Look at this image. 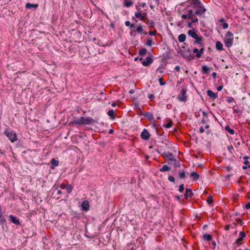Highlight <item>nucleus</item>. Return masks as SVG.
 I'll return each instance as SVG.
<instances>
[{
	"mask_svg": "<svg viewBox=\"0 0 250 250\" xmlns=\"http://www.w3.org/2000/svg\"><path fill=\"white\" fill-rule=\"evenodd\" d=\"M187 2L190 4L188 7H191L195 10L194 14L196 15L200 18H204V14L207 10L200 0H188Z\"/></svg>",
	"mask_w": 250,
	"mask_h": 250,
	"instance_id": "obj_1",
	"label": "nucleus"
},
{
	"mask_svg": "<svg viewBox=\"0 0 250 250\" xmlns=\"http://www.w3.org/2000/svg\"><path fill=\"white\" fill-rule=\"evenodd\" d=\"M95 123H97V122L91 117L85 118L84 117L82 116L71 121L69 123V124L71 125H88L90 124H93Z\"/></svg>",
	"mask_w": 250,
	"mask_h": 250,
	"instance_id": "obj_2",
	"label": "nucleus"
},
{
	"mask_svg": "<svg viewBox=\"0 0 250 250\" xmlns=\"http://www.w3.org/2000/svg\"><path fill=\"white\" fill-rule=\"evenodd\" d=\"M224 42L226 46L228 48L230 47L233 44V34L230 31H228L225 35L224 39Z\"/></svg>",
	"mask_w": 250,
	"mask_h": 250,
	"instance_id": "obj_3",
	"label": "nucleus"
},
{
	"mask_svg": "<svg viewBox=\"0 0 250 250\" xmlns=\"http://www.w3.org/2000/svg\"><path fill=\"white\" fill-rule=\"evenodd\" d=\"M178 53L181 54L184 59H187L189 62L191 61L194 58V56L189 49L185 51L179 49L178 50Z\"/></svg>",
	"mask_w": 250,
	"mask_h": 250,
	"instance_id": "obj_4",
	"label": "nucleus"
},
{
	"mask_svg": "<svg viewBox=\"0 0 250 250\" xmlns=\"http://www.w3.org/2000/svg\"><path fill=\"white\" fill-rule=\"evenodd\" d=\"M4 134L12 143L18 140L16 133L9 128H6L5 129Z\"/></svg>",
	"mask_w": 250,
	"mask_h": 250,
	"instance_id": "obj_5",
	"label": "nucleus"
},
{
	"mask_svg": "<svg viewBox=\"0 0 250 250\" xmlns=\"http://www.w3.org/2000/svg\"><path fill=\"white\" fill-rule=\"evenodd\" d=\"M157 151L159 153L161 154V155L167 160L169 159V158H171V157H174L173 154L170 152H166L163 149V146H160L158 149Z\"/></svg>",
	"mask_w": 250,
	"mask_h": 250,
	"instance_id": "obj_6",
	"label": "nucleus"
},
{
	"mask_svg": "<svg viewBox=\"0 0 250 250\" xmlns=\"http://www.w3.org/2000/svg\"><path fill=\"white\" fill-rule=\"evenodd\" d=\"M187 89L186 87H183L180 94L178 96L177 99L179 101L185 102L187 101V96H186Z\"/></svg>",
	"mask_w": 250,
	"mask_h": 250,
	"instance_id": "obj_7",
	"label": "nucleus"
},
{
	"mask_svg": "<svg viewBox=\"0 0 250 250\" xmlns=\"http://www.w3.org/2000/svg\"><path fill=\"white\" fill-rule=\"evenodd\" d=\"M150 134L146 129L145 128L143 129L141 134V138L145 141H147L149 139L150 137Z\"/></svg>",
	"mask_w": 250,
	"mask_h": 250,
	"instance_id": "obj_8",
	"label": "nucleus"
},
{
	"mask_svg": "<svg viewBox=\"0 0 250 250\" xmlns=\"http://www.w3.org/2000/svg\"><path fill=\"white\" fill-rule=\"evenodd\" d=\"M153 62V59L151 56H148L145 60L142 61V64L145 66H147L151 64Z\"/></svg>",
	"mask_w": 250,
	"mask_h": 250,
	"instance_id": "obj_9",
	"label": "nucleus"
},
{
	"mask_svg": "<svg viewBox=\"0 0 250 250\" xmlns=\"http://www.w3.org/2000/svg\"><path fill=\"white\" fill-rule=\"evenodd\" d=\"M9 218L10 221L16 226H21V222L16 217L13 215H10Z\"/></svg>",
	"mask_w": 250,
	"mask_h": 250,
	"instance_id": "obj_10",
	"label": "nucleus"
},
{
	"mask_svg": "<svg viewBox=\"0 0 250 250\" xmlns=\"http://www.w3.org/2000/svg\"><path fill=\"white\" fill-rule=\"evenodd\" d=\"M190 7H188V5L184 9V11L185 13H188V20L192 19L194 16L196 15L195 13V11L194 12L191 9H189Z\"/></svg>",
	"mask_w": 250,
	"mask_h": 250,
	"instance_id": "obj_11",
	"label": "nucleus"
},
{
	"mask_svg": "<svg viewBox=\"0 0 250 250\" xmlns=\"http://www.w3.org/2000/svg\"><path fill=\"white\" fill-rule=\"evenodd\" d=\"M204 48L201 47L200 50H199L197 48H195L193 50V52L194 53H196L195 56L198 58H200L202 55V54L204 53Z\"/></svg>",
	"mask_w": 250,
	"mask_h": 250,
	"instance_id": "obj_12",
	"label": "nucleus"
},
{
	"mask_svg": "<svg viewBox=\"0 0 250 250\" xmlns=\"http://www.w3.org/2000/svg\"><path fill=\"white\" fill-rule=\"evenodd\" d=\"M194 195V193L190 188H187L186 192L184 194V197L186 200H188V198H191Z\"/></svg>",
	"mask_w": 250,
	"mask_h": 250,
	"instance_id": "obj_13",
	"label": "nucleus"
},
{
	"mask_svg": "<svg viewBox=\"0 0 250 250\" xmlns=\"http://www.w3.org/2000/svg\"><path fill=\"white\" fill-rule=\"evenodd\" d=\"M81 209L84 211H87L89 209V203L87 200L84 201L81 205Z\"/></svg>",
	"mask_w": 250,
	"mask_h": 250,
	"instance_id": "obj_14",
	"label": "nucleus"
},
{
	"mask_svg": "<svg viewBox=\"0 0 250 250\" xmlns=\"http://www.w3.org/2000/svg\"><path fill=\"white\" fill-rule=\"evenodd\" d=\"M197 30L195 28H192L190 30L188 31V35L191 38L194 39L198 35L197 34Z\"/></svg>",
	"mask_w": 250,
	"mask_h": 250,
	"instance_id": "obj_15",
	"label": "nucleus"
},
{
	"mask_svg": "<svg viewBox=\"0 0 250 250\" xmlns=\"http://www.w3.org/2000/svg\"><path fill=\"white\" fill-rule=\"evenodd\" d=\"M143 115L151 123H152V122H154V117L153 115L150 112H144L143 113Z\"/></svg>",
	"mask_w": 250,
	"mask_h": 250,
	"instance_id": "obj_16",
	"label": "nucleus"
},
{
	"mask_svg": "<svg viewBox=\"0 0 250 250\" xmlns=\"http://www.w3.org/2000/svg\"><path fill=\"white\" fill-rule=\"evenodd\" d=\"M207 93L208 96L213 100L215 99L217 97V93L213 92L211 90H208Z\"/></svg>",
	"mask_w": 250,
	"mask_h": 250,
	"instance_id": "obj_17",
	"label": "nucleus"
},
{
	"mask_svg": "<svg viewBox=\"0 0 250 250\" xmlns=\"http://www.w3.org/2000/svg\"><path fill=\"white\" fill-rule=\"evenodd\" d=\"M211 68L208 67L207 65H203L202 66L201 69V72L203 74H208L210 70H211Z\"/></svg>",
	"mask_w": 250,
	"mask_h": 250,
	"instance_id": "obj_18",
	"label": "nucleus"
},
{
	"mask_svg": "<svg viewBox=\"0 0 250 250\" xmlns=\"http://www.w3.org/2000/svg\"><path fill=\"white\" fill-rule=\"evenodd\" d=\"M246 236V234L244 231H240L239 233V237L235 240V243H237L238 242L243 241Z\"/></svg>",
	"mask_w": 250,
	"mask_h": 250,
	"instance_id": "obj_19",
	"label": "nucleus"
},
{
	"mask_svg": "<svg viewBox=\"0 0 250 250\" xmlns=\"http://www.w3.org/2000/svg\"><path fill=\"white\" fill-rule=\"evenodd\" d=\"M215 48L218 51H222L224 50L223 45L220 41L216 42Z\"/></svg>",
	"mask_w": 250,
	"mask_h": 250,
	"instance_id": "obj_20",
	"label": "nucleus"
},
{
	"mask_svg": "<svg viewBox=\"0 0 250 250\" xmlns=\"http://www.w3.org/2000/svg\"><path fill=\"white\" fill-rule=\"evenodd\" d=\"M38 7H39V4H37V3L36 4H32V3L27 2L25 4V8L26 9H31V8H33L36 9Z\"/></svg>",
	"mask_w": 250,
	"mask_h": 250,
	"instance_id": "obj_21",
	"label": "nucleus"
},
{
	"mask_svg": "<svg viewBox=\"0 0 250 250\" xmlns=\"http://www.w3.org/2000/svg\"><path fill=\"white\" fill-rule=\"evenodd\" d=\"M50 163L52 166L50 167L51 169H54L55 167H57L59 165V161L58 160H56L55 159L53 158Z\"/></svg>",
	"mask_w": 250,
	"mask_h": 250,
	"instance_id": "obj_22",
	"label": "nucleus"
},
{
	"mask_svg": "<svg viewBox=\"0 0 250 250\" xmlns=\"http://www.w3.org/2000/svg\"><path fill=\"white\" fill-rule=\"evenodd\" d=\"M190 176L191 177H192L193 181H197V179H198L199 178L200 175L197 173L193 171L190 174Z\"/></svg>",
	"mask_w": 250,
	"mask_h": 250,
	"instance_id": "obj_23",
	"label": "nucleus"
},
{
	"mask_svg": "<svg viewBox=\"0 0 250 250\" xmlns=\"http://www.w3.org/2000/svg\"><path fill=\"white\" fill-rule=\"evenodd\" d=\"M203 38L202 36H198L197 35L196 37L194 38L195 40L193 41V43L196 44L203 42Z\"/></svg>",
	"mask_w": 250,
	"mask_h": 250,
	"instance_id": "obj_24",
	"label": "nucleus"
},
{
	"mask_svg": "<svg viewBox=\"0 0 250 250\" xmlns=\"http://www.w3.org/2000/svg\"><path fill=\"white\" fill-rule=\"evenodd\" d=\"M186 35L185 34H181L178 37V41L180 42H184L186 40Z\"/></svg>",
	"mask_w": 250,
	"mask_h": 250,
	"instance_id": "obj_25",
	"label": "nucleus"
},
{
	"mask_svg": "<svg viewBox=\"0 0 250 250\" xmlns=\"http://www.w3.org/2000/svg\"><path fill=\"white\" fill-rule=\"evenodd\" d=\"M177 177L178 179H185L187 178L185 171L183 170L182 172H179Z\"/></svg>",
	"mask_w": 250,
	"mask_h": 250,
	"instance_id": "obj_26",
	"label": "nucleus"
},
{
	"mask_svg": "<svg viewBox=\"0 0 250 250\" xmlns=\"http://www.w3.org/2000/svg\"><path fill=\"white\" fill-rule=\"evenodd\" d=\"M202 237H203V239L204 240L208 241H210L212 239V237L211 235L208 234H204L203 235Z\"/></svg>",
	"mask_w": 250,
	"mask_h": 250,
	"instance_id": "obj_27",
	"label": "nucleus"
},
{
	"mask_svg": "<svg viewBox=\"0 0 250 250\" xmlns=\"http://www.w3.org/2000/svg\"><path fill=\"white\" fill-rule=\"evenodd\" d=\"M70 213L71 215L73 216L74 218H77V219L80 218V213H78L76 211L71 210Z\"/></svg>",
	"mask_w": 250,
	"mask_h": 250,
	"instance_id": "obj_28",
	"label": "nucleus"
},
{
	"mask_svg": "<svg viewBox=\"0 0 250 250\" xmlns=\"http://www.w3.org/2000/svg\"><path fill=\"white\" fill-rule=\"evenodd\" d=\"M107 115L110 116V118L112 120L115 118L114 111L113 109H110L107 112Z\"/></svg>",
	"mask_w": 250,
	"mask_h": 250,
	"instance_id": "obj_29",
	"label": "nucleus"
},
{
	"mask_svg": "<svg viewBox=\"0 0 250 250\" xmlns=\"http://www.w3.org/2000/svg\"><path fill=\"white\" fill-rule=\"evenodd\" d=\"M149 28H153L155 27V23L153 20L149 21L146 23Z\"/></svg>",
	"mask_w": 250,
	"mask_h": 250,
	"instance_id": "obj_30",
	"label": "nucleus"
},
{
	"mask_svg": "<svg viewBox=\"0 0 250 250\" xmlns=\"http://www.w3.org/2000/svg\"><path fill=\"white\" fill-rule=\"evenodd\" d=\"M171 169V167L165 165H163L162 167L160 169L161 172L168 171Z\"/></svg>",
	"mask_w": 250,
	"mask_h": 250,
	"instance_id": "obj_31",
	"label": "nucleus"
},
{
	"mask_svg": "<svg viewBox=\"0 0 250 250\" xmlns=\"http://www.w3.org/2000/svg\"><path fill=\"white\" fill-rule=\"evenodd\" d=\"M124 6L127 7H129L133 4V1L132 0L128 1L127 0H124Z\"/></svg>",
	"mask_w": 250,
	"mask_h": 250,
	"instance_id": "obj_32",
	"label": "nucleus"
},
{
	"mask_svg": "<svg viewBox=\"0 0 250 250\" xmlns=\"http://www.w3.org/2000/svg\"><path fill=\"white\" fill-rule=\"evenodd\" d=\"M6 219L5 217L3 215L0 216V225H1L2 227L4 225H6Z\"/></svg>",
	"mask_w": 250,
	"mask_h": 250,
	"instance_id": "obj_33",
	"label": "nucleus"
},
{
	"mask_svg": "<svg viewBox=\"0 0 250 250\" xmlns=\"http://www.w3.org/2000/svg\"><path fill=\"white\" fill-rule=\"evenodd\" d=\"M225 130L232 135H233L235 133L234 130L230 128L229 125L225 126Z\"/></svg>",
	"mask_w": 250,
	"mask_h": 250,
	"instance_id": "obj_34",
	"label": "nucleus"
},
{
	"mask_svg": "<svg viewBox=\"0 0 250 250\" xmlns=\"http://www.w3.org/2000/svg\"><path fill=\"white\" fill-rule=\"evenodd\" d=\"M146 53L147 50L146 48H144L139 50L138 54L140 56H144L146 54Z\"/></svg>",
	"mask_w": 250,
	"mask_h": 250,
	"instance_id": "obj_35",
	"label": "nucleus"
},
{
	"mask_svg": "<svg viewBox=\"0 0 250 250\" xmlns=\"http://www.w3.org/2000/svg\"><path fill=\"white\" fill-rule=\"evenodd\" d=\"M125 25L127 27L129 26L130 28H134L135 27V25L133 23H131L130 22L128 21H126L125 22Z\"/></svg>",
	"mask_w": 250,
	"mask_h": 250,
	"instance_id": "obj_36",
	"label": "nucleus"
},
{
	"mask_svg": "<svg viewBox=\"0 0 250 250\" xmlns=\"http://www.w3.org/2000/svg\"><path fill=\"white\" fill-rule=\"evenodd\" d=\"M153 42H152V40L151 38H148L147 41L145 43V45H147V46H151L152 45V44H153Z\"/></svg>",
	"mask_w": 250,
	"mask_h": 250,
	"instance_id": "obj_37",
	"label": "nucleus"
},
{
	"mask_svg": "<svg viewBox=\"0 0 250 250\" xmlns=\"http://www.w3.org/2000/svg\"><path fill=\"white\" fill-rule=\"evenodd\" d=\"M66 189L68 193H70L72 192L73 187L71 185H67L66 186Z\"/></svg>",
	"mask_w": 250,
	"mask_h": 250,
	"instance_id": "obj_38",
	"label": "nucleus"
},
{
	"mask_svg": "<svg viewBox=\"0 0 250 250\" xmlns=\"http://www.w3.org/2000/svg\"><path fill=\"white\" fill-rule=\"evenodd\" d=\"M136 32L138 34H142L143 33V26L141 25L138 26L136 28Z\"/></svg>",
	"mask_w": 250,
	"mask_h": 250,
	"instance_id": "obj_39",
	"label": "nucleus"
},
{
	"mask_svg": "<svg viewBox=\"0 0 250 250\" xmlns=\"http://www.w3.org/2000/svg\"><path fill=\"white\" fill-rule=\"evenodd\" d=\"M207 202L209 204L211 205L213 202V197L212 195H209L207 200Z\"/></svg>",
	"mask_w": 250,
	"mask_h": 250,
	"instance_id": "obj_40",
	"label": "nucleus"
},
{
	"mask_svg": "<svg viewBox=\"0 0 250 250\" xmlns=\"http://www.w3.org/2000/svg\"><path fill=\"white\" fill-rule=\"evenodd\" d=\"M173 160V165H174V167H180L181 164L177 160H176L175 159V160Z\"/></svg>",
	"mask_w": 250,
	"mask_h": 250,
	"instance_id": "obj_41",
	"label": "nucleus"
},
{
	"mask_svg": "<svg viewBox=\"0 0 250 250\" xmlns=\"http://www.w3.org/2000/svg\"><path fill=\"white\" fill-rule=\"evenodd\" d=\"M172 121H170V122L168 123L167 124L163 125V126L166 128H168L172 126Z\"/></svg>",
	"mask_w": 250,
	"mask_h": 250,
	"instance_id": "obj_42",
	"label": "nucleus"
},
{
	"mask_svg": "<svg viewBox=\"0 0 250 250\" xmlns=\"http://www.w3.org/2000/svg\"><path fill=\"white\" fill-rule=\"evenodd\" d=\"M179 191L180 193H183L184 190V185L183 184H181L179 186Z\"/></svg>",
	"mask_w": 250,
	"mask_h": 250,
	"instance_id": "obj_43",
	"label": "nucleus"
},
{
	"mask_svg": "<svg viewBox=\"0 0 250 250\" xmlns=\"http://www.w3.org/2000/svg\"><path fill=\"white\" fill-rule=\"evenodd\" d=\"M173 157H171V158H169L167 161L169 165H171L173 164V160H175V158H173Z\"/></svg>",
	"mask_w": 250,
	"mask_h": 250,
	"instance_id": "obj_44",
	"label": "nucleus"
},
{
	"mask_svg": "<svg viewBox=\"0 0 250 250\" xmlns=\"http://www.w3.org/2000/svg\"><path fill=\"white\" fill-rule=\"evenodd\" d=\"M234 101V99L233 97H227V101L229 103H231L232 102H233V101Z\"/></svg>",
	"mask_w": 250,
	"mask_h": 250,
	"instance_id": "obj_45",
	"label": "nucleus"
},
{
	"mask_svg": "<svg viewBox=\"0 0 250 250\" xmlns=\"http://www.w3.org/2000/svg\"><path fill=\"white\" fill-rule=\"evenodd\" d=\"M208 121H209L208 118L203 117L201 122L203 124H206Z\"/></svg>",
	"mask_w": 250,
	"mask_h": 250,
	"instance_id": "obj_46",
	"label": "nucleus"
},
{
	"mask_svg": "<svg viewBox=\"0 0 250 250\" xmlns=\"http://www.w3.org/2000/svg\"><path fill=\"white\" fill-rule=\"evenodd\" d=\"M168 181H169L170 182H172V183H175V178H174V177H173V176H171V175L169 176L168 177Z\"/></svg>",
	"mask_w": 250,
	"mask_h": 250,
	"instance_id": "obj_47",
	"label": "nucleus"
},
{
	"mask_svg": "<svg viewBox=\"0 0 250 250\" xmlns=\"http://www.w3.org/2000/svg\"><path fill=\"white\" fill-rule=\"evenodd\" d=\"M233 109L234 110V112L236 113H242L243 111L239 109H235V107H233Z\"/></svg>",
	"mask_w": 250,
	"mask_h": 250,
	"instance_id": "obj_48",
	"label": "nucleus"
},
{
	"mask_svg": "<svg viewBox=\"0 0 250 250\" xmlns=\"http://www.w3.org/2000/svg\"><path fill=\"white\" fill-rule=\"evenodd\" d=\"M148 34L150 36H155L157 34V31L156 30L152 31H150L148 32Z\"/></svg>",
	"mask_w": 250,
	"mask_h": 250,
	"instance_id": "obj_49",
	"label": "nucleus"
},
{
	"mask_svg": "<svg viewBox=\"0 0 250 250\" xmlns=\"http://www.w3.org/2000/svg\"><path fill=\"white\" fill-rule=\"evenodd\" d=\"M222 27L223 29H227L229 27V24L227 22H223L222 24Z\"/></svg>",
	"mask_w": 250,
	"mask_h": 250,
	"instance_id": "obj_50",
	"label": "nucleus"
},
{
	"mask_svg": "<svg viewBox=\"0 0 250 250\" xmlns=\"http://www.w3.org/2000/svg\"><path fill=\"white\" fill-rule=\"evenodd\" d=\"M228 150L232 153V150L233 149V146L232 145L229 146L227 147Z\"/></svg>",
	"mask_w": 250,
	"mask_h": 250,
	"instance_id": "obj_51",
	"label": "nucleus"
},
{
	"mask_svg": "<svg viewBox=\"0 0 250 250\" xmlns=\"http://www.w3.org/2000/svg\"><path fill=\"white\" fill-rule=\"evenodd\" d=\"M140 20L141 21H145L146 20H148V19L146 17V16H144L141 15V17H140Z\"/></svg>",
	"mask_w": 250,
	"mask_h": 250,
	"instance_id": "obj_52",
	"label": "nucleus"
},
{
	"mask_svg": "<svg viewBox=\"0 0 250 250\" xmlns=\"http://www.w3.org/2000/svg\"><path fill=\"white\" fill-rule=\"evenodd\" d=\"M181 17L183 19H188V14H183L181 15Z\"/></svg>",
	"mask_w": 250,
	"mask_h": 250,
	"instance_id": "obj_53",
	"label": "nucleus"
},
{
	"mask_svg": "<svg viewBox=\"0 0 250 250\" xmlns=\"http://www.w3.org/2000/svg\"><path fill=\"white\" fill-rule=\"evenodd\" d=\"M141 14L140 12H135V16L136 18H140L141 17Z\"/></svg>",
	"mask_w": 250,
	"mask_h": 250,
	"instance_id": "obj_54",
	"label": "nucleus"
},
{
	"mask_svg": "<svg viewBox=\"0 0 250 250\" xmlns=\"http://www.w3.org/2000/svg\"><path fill=\"white\" fill-rule=\"evenodd\" d=\"M159 83H160V85H161V86H163L166 84L165 82H163L162 78H161L159 79Z\"/></svg>",
	"mask_w": 250,
	"mask_h": 250,
	"instance_id": "obj_55",
	"label": "nucleus"
},
{
	"mask_svg": "<svg viewBox=\"0 0 250 250\" xmlns=\"http://www.w3.org/2000/svg\"><path fill=\"white\" fill-rule=\"evenodd\" d=\"M190 20H191V21L192 22V23H196L198 21V19L197 18H193V17L192 19H191Z\"/></svg>",
	"mask_w": 250,
	"mask_h": 250,
	"instance_id": "obj_56",
	"label": "nucleus"
},
{
	"mask_svg": "<svg viewBox=\"0 0 250 250\" xmlns=\"http://www.w3.org/2000/svg\"><path fill=\"white\" fill-rule=\"evenodd\" d=\"M236 221L238 223L240 224L241 225H242L244 224L243 222L242 221V220L240 218H237L236 219Z\"/></svg>",
	"mask_w": 250,
	"mask_h": 250,
	"instance_id": "obj_57",
	"label": "nucleus"
},
{
	"mask_svg": "<svg viewBox=\"0 0 250 250\" xmlns=\"http://www.w3.org/2000/svg\"><path fill=\"white\" fill-rule=\"evenodd\" d=\"M192 21H190V22H188V28H192Z\"/></svg>",
	"mask_w": 250,
	"mask_h": 250,
	"instance_id": "obj_58",
	"label": "nucleus"
},
{
	"mask_svg": "<svg viewBox=\"0 0 250 250\" xmlns=\"http://www.w3.org/2000/svg\"><path fill=\"white\" fill-rule=\"evenodd\" d=\"M169 141L167 140H166L165 141V142H162V143L164 144L165 145H166V146H168V144H169Z\"/></svg>",
	"mask_w": 250,
	"mask_h": 250,
	"instance_id": "obj_59",
	"label": "nucleus"
},
{
	"mask_svg": "<svg viewBox=\"0 0 250 250\" xmlns=\"http://www.w3.org/2000/svg\"><path fill=\"white\" fill-rule=\"evenodd\" d=\"M154 95L153 94H150L148 96V98L150 99H153L154 98Z\"/></svg>",
	"mask_w": 250,
	"mask_h": 250,
	"instance_id": "obj_60",
	"label": "nucleus"
},
{
	"mask_svg": "<svg viewBox=\"0 0 250 250\" xmlns=\"http://www.w3.org/2000/svg\"><path fill=\"white\" fill-rule=\"evenodd\" d=\"M181 196H182V195H181V196H179V195H175V198L177 200V201L179 202H180V197Z\"/></svg>",
	"mask_w": 250,
	"mask_h": 250,
	"instance_id": "obj_61",
	"label": "nucleus"
},
{
	"mask_svg": "<svg viewBox=\"0 0 250 250\" xmlns=\"http://www.w3.org/2000/svg\"><path fill=\"white\" fill-rule=\"evenodd\" d=\"M205 131V129L204 128V127L203 126H201L200 127V129H199V132L200 133H204Z\"/></svg>",
	"mask_w": 250,
	"mask_h": 250,
	"instance_id": "obj_62",
	"label": "nucleus"
},
{
	"mask_svg": "<svg viewBox=\"0 0 250 250\" xmlns=\"http://www.w3.org/2000/svg\"><path fill=\"white\" fill-rule=\"evenodd\" d=\"M203 117L208 118V113H206L205 111H203Z\"/></svg>",
	"mask_w": 250,
	"mask_h": 250,
	"instance_id": "obj_63",
	"label": "nucleus"
},
{
	"mask_svg": "<svg viewBox=\"0 0 250 250\" xmlns=\"http://www.w3.org/2000/svg\"><path fill=\"white\" fill-rule=\"evenodd\" d=\"M245 208L247 209H249L250 208V203L249 202L248 204H247L245 206Z\"/></svg>",
	"mask_w": 250,
	"mask_h": 250,
	"instance_id": "obj_64",
	"label": "nucleus"
}]
</instances>
